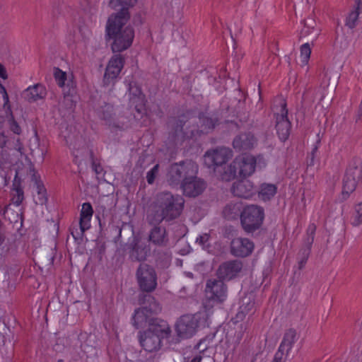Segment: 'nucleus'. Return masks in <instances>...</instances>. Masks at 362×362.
Segmentation results:
<instances>
[{"label": "nucleus", "mask_w": 362, "mask_h": 362, "mask_svg": "<svg viewBox=\"0 0 362 362\" xmlns=\"http://www.w3.org/2000/svg\"><path fill=\"white\" fill-rule=\"evenodd\" d=\"M184 199L179 195H173L168 192L157 194L153 210L148 215V221L151 225H158L163 220L170 221L180 216L184 207Z\"/></svg>", "instance_id": "f257e3e1"}, {"label": "nucleus", "mask_w": 362, "mask_h": 362, "mask_svg": "<svg viewBox=\"0 0 362 362\" xmlns=\"http://www.w3.org/2000/svg\"><path fill=\"white\" fill-rule=\"evenodd\" d=\"M128 21L125 11L119 15H112L108 18L106 36L107 40H112L111 49L115 53L127 49L132 44L134 37L133 28L130 25L123 28Z\"/></svg>", "instance_id": "f03ea898"}, {"label": "nucleus", "mask_w": 362, "mask_h": 362, "mask_svg": "<svg viewBox=\"0 0 362 362\" xmlns=\"http://www.w3.org/2000/svg\"><path fill=\"white\" fill-rule=\"evenodd\" d=\"M138 300L141 307L135 310L133 316V325L136 329L148 325L150 316L157 315L162 310L159 302L151 294H140Z\"/></svg>", "instance_id": "7ed1b4c3"}, {"label": "nucleus", "mask_w": 362, "mask_h": 362, "mask_svg": "<svg viewBox=\"0 0 362 362\" xmlns=\"http://www.w3.org/2000/svg\"><path fill=\"white\" fill-rule=\"evenodd\" d=\"M198 173V165L192 160L175 163L170 167L168 182L170 185H178L190 179L195 178Z\"/></svg>", "instance_id": "20e7f679"}, {"label": "nucleus", "mask_w": 362, "mask_h": 362, "mask_svg": "<svg viewBox=\"0 0 362 362\" xmlns=\"http://www.w3.org/2000/svg\"><path fill=\"white\" fill-rule=\"evenodd\" d=\"M264 218V209L257 205L250 204L243 207L240 216V224L245 232L252 233L261 228Z\"/></svg>", "instance_id": "39448f33"}, {"label": "nucleus", "mask_w": 362, "mask_h": 362, "mask_svg": "<svg viewBox=\"0 0 362 362\" xmlns=\"http://www.w3.org/2000/svg\"><path fill=\"white\" fill-rule=\"evenodd\" d=\"M136 279L140 291L145 294L154 291L158 286V276L154 267L147 263H141L136 271Z\"/></svg>", "instance_id": "423d86ee"}, {"label": "nucleus", "mask_w": 362, "mask_h": 362, "mask_svg": "<svg viewBox=\"0 0 362 362\" xmlns=\"http://www.w3.org/2000/svg\"><path fill=\"white\" fill-rule=\"evenodd\" d=\"M362 178V160L354 158L349 163L344 179L342 195L346 199L357 186L358 182Z\"/></svg>", "instance_id": "0eeeda50"}, {"label": "nucleus", "mask_w": 362, "mask_h": 362, "mask_svg": "<svg viewBox=\"0 0 362 362\" xmlns=\"http://www.w3.org/2000/svg\"><path fill=\"white\" fill-rule=\"evenodd\" d=\"M205 295L209 303L218 304L224 302L228 296V286L221 279H210L206 281Z\"/></svg>", "instance_id": "6e6552de"}, {"label": "nucleus", "mask_w": 362, "mask_h": 362, "mask_svg": "<svg viewBox=\"0 0 362 362\" xmlns=\"http://www.w3.org/2000/svg\"><path fill=\"white\" fill-rule=\"evenodd\" d=\"M200 320L199 314L184 315L180 317L176 323V332L177 336L182 339L192 337L197 332Z\"/></svg>", "instance_id": "1a4fd4ad"}, {"label": "nucleus", "mask_w": 362, "mask_h": 362, "mask_svg": "<svg viewBox=\"0 0 362 362\" xmlns=\"http://www.w3.org/2000/svg\"><path fill=\"white\" fill-rule=\"evenodd\" d=\"M243 269V262L240 259H231L221 263L216 275L223 281H231L238 277Z\"/></svg>", "instance_id": "9d476101"}, {"label": "nucleus", "mask_w": 362, "mask_h": 362, "mask_svg": "<svg viewBox=\"0 0 362 362\" xmlns=\"http://www.w3.org/2000/svg\"><path fill=\"white\" fill-rule=\"evenodd\" d=\"M317 226L311 223L308 225L305 235L303 238V246L298 253V269H302L307 263L308 257L311 252V248L315 239Z\"/></svg>", "instance_id": "9b49d317"}, {"label": "nucleus", "mask_w": 362, "mask_h": 362, "mask_svg": "<svg viewBox=\"0 0 362 362\" xmlns=\"http://www.w3.org/2000/svg\"><path fill=\"white\" fill-rule=\"evenodd\" d=\"M168 139L175 144L182 143L185 139H189L192 136V133L189 134L188 132L185 129V122L173 118L168 122Z\"/></svg>", "instance_id": "f8f14e48"}, {"label": "nucleus", "mask_w": 362, "mask_h": 362, "mask_svg": "<svg viewBox=\"0 0 362 362\" xmlns=\"http://www.w3.org/2000/svg\"><path fill=\"white\" fill-rule=\"evenodd\" d=\"M124 64V58L120 54L113 55L106 67L103 78L105 86L114 85Z\"/></svg>", "instance_id": "ddd939ff"}, {"label": "nucleus", "mask_w": 362, "mask_h": 362, "mask_svg": "<svg viewBox=\"0 0 362 362\" xmlns=\"http://www.w3.org/2000/svg\"><path fill=\"white\" fill-rule=\"evenodd\" d=\"M232 156V151L228 148L221 147L208 151L204 155V163L209 168H216L225 164Z\"/></svg>", "instance_id": "4468645a"}, {"label": "nucleus", "mask_w": 362, "mask_h": 362, "mask_svg": "<svg viewBox=\"0 0 362 362\" xmlns=\"http://www.w3.org/2000/svg\"><path fill=\"white\" fill-rule=\"evenodd\" d=\"M129 257L132 262H144L150 253V247L134 238L128 245Z\"/></svg>", "instance_id": "2eb2a0df"}, {"label": "nucleus", "mask_w": 362, "mask_h": 362, "mask_svg": "<svg viewBox=\"0 0 362 362\" xmlns=\"http://www.w3.org/2000/svg\"><path fill=\"white\" fill-rule=\"evenodd\" d=\"M254 243L246 238H235L230 242V254L235 257H245L251 255Z\"/></svg>", "instance_id": "dca6fc26"}, {"label": "nucleus", "mask_w": 362, "mask_h": 362, "mask_svg": "<svg viewBox=\"0 0 362 362\" xmlns=\"http://www.w3.org/2000/svg\"><path fill=\"white\" fill-rule=\"evenodd\" d=\"M128 90L130 104L134 106L138 113L143 114L145 111L146 97L142 93L141 87L136 81H130Z\"/></svg>", "instance_id": "f3484780"}, {"label": "nucleus", "mask_w": 362, "mask_h": 362, "mask_svg": "<svg viewBox=\"0 0 362 362\" xmlns=\"http://www.w3.org/2000/svg\"><path fill=\"white\" fill-rule=\"evenodd\" d=\"M281 113L278 114L276 117V129L279 138L282 141H285L289 134L291 124L288 119V110L286 108V103L281 107Z\"/></svg>", "instance_id": "a211bd4d"}, {"label": "nucleus", "mask_w": 362, "mask_h": 362, "mask_svg": "<svg viewBox=\"0 0 362 362\" xmlns=\"http://www.w3.org/2000/svg\"><path fill=\"white\" fill-rule=\"evenodd\" d=\"M231 192L234 196L249 199L255 194L257 189L250 180L243 179L236 181L233 184Z\"/></svg>", "instance_id": "6ab92c4d"}, {"label": "nucleus", "mask_w": 362, "mask_h": 362, "mask_svg": "<svg viewBox=\"0 0 362 362\" xmlns=\"http://www.w3.org/2000/svg\"><path fill=\"white\" fill-rule=\"evenodd\" d=\"M147 330L158 336L161 341L168 338L171 334V328L168 323L160 318L150 319Z\"/></svg>", "instance_id": "aec40b11"}, {"label": "nucleus", "mask_w": 362, "mask_h": 362, "mask_svg": "<svg viewBox=\"0 0 362 362\" xmlns=\"http://www.w3.org/2000/svg\"><path fill=\"white\" fill-rule=\"evenodd\" d=\"M257 144V139L250 132L241 133L233 141V146L235 151L243 152L252 149Z\"/></svg>", "instance_id": "412c9836"}, {"label": "nucleus", "mask_w": 362, "mask_h": 362, "mask_svg": "<svg viewBox=\"0 0 362 362\" xmlns=\"http://www.w3.org/2000/svg\"><path fill=\"white\" fill-rule=\"evenodd\" d=\"M206 187V182L196 175L195 178L182 182L181 187L185 196L196 197L204 192Z\"/></svg>", "instance_id": "4be33fe9"}, {"label": "nucleus", "mask_w": 362, "mask_h": 362, "mask_svg": "<svg viewBox=\"0 0 362 362\" xmlns=\"http://www.w3.org/2000/svg\"><path fill=\"white\" fill-rule=\"evenodd\" d=\"M139 343L143 349L148 352L156 351L162 346V341L160 338L147 329L140 332Z\"/></svg>", "instance_id": "5701e85b"}, {"label": "nucleus", "mask_w": 362, "mask_h": 362, "mask_svg": "<svg viewBox=\"0 0 362 362\" xmlns=\"http://www.w3.org/2000/svg\"><path fill=\"white\" fill-rule=\"evenodd\" d=\"M235 161L238 168V174L240 177L251 175L255 170L256 159L252 155H243L242 157L236 158Z\"/></svg>", "instance_id": "b1692460"}, {"label": "nucleus", "mask_w": 362, "mask_h": 362, "mask_svg": "<svg viewBox=\"0 0 362 362\" xmlns=\"http://www.w3.org/2000/svg\"><path fill=\"white\" fill-rule=\"evenodd\" d=\"M148 240L158 247L167 246L169 240L165 228L155 225L150 231Z\"/></svg>", "instance_id": "393cba45"}, {"label": "nucleus", "mask_w": 362, "mask_h": 362, "mask_svg": "<svg viewBox=\"0 0 362 362\" xmlns=\"http://www.w3.org/2000/svg\"><path fill=\"white\" fill-rule=\"evenodd\" d=\"M23 180L19 176V173L16 170L14 179L13 180L12 188L11 194L12 196L11 200L16 206H20L24 200V192L22 186Z\"/></svg>", "instance_id": "a878e982"}, {"label": "nucleus", "mask_w": 362, "mask_h": 362, "mask_svg": "<svg viewBox=\"0 0 362 362\" xmlns=\"http://www.w3.org/2000/svg\"><path fill=\"white\" fill-rule=\"evenodd\" d=\"M23 98L29 103L44 99L47 95L45 87L41 83L35 84L26 88L23 93Z\"/></svg>", "instance_id": "bb28decb"}, {"label": "nucleus", "mask_w": 362, "mask_h": 362, "mask_svg": "<svg viewBox=\"0 0 362 362\" xmlns=\"http://www.w3.org/2000/svg\"><path fill=\"white\" fill-rule=\"evenodd\" d=\"M243 207L241 202H230L226 204L223 210V216L228 220H235L240 218Z\"/></svg>", "instance_id": "cd10ccee"}, {"label": "nucleus", "mask_w": 362, "mask_h": 362, "mask_svg": "<svg viewBox=\"0 0 362 362\" xmlns=\"http://www.w3.org/2000/svg\"><path fill=\"white\" fill-rule=\"evenodd\" d=\"M93 214V209L89 202L83 203L82 205L79 225H81L83 230H88L90 228V220Z\"/></svg>", "instance_id": "c85d7f7f"}, {"label": "nucleus", "mask_w": 362, "mask_h": 362, "mask_svg": "<svg viewBox=\"0 0 362 362\" xmlns=\"http://www.w3.org/2000/svg\"><path fill=\"white\" fill-rule=\"evenodd\" d=\"M199 120L206 132L214 129L219 124V117L216 113L202 114L199 115Z\"/></svg>", "instance_id": "c756f323"}, {"label": "nucleus", "mask_w": 362, "mask_h": 362, "mask_svg": "<svg viewBox=\"0 0 362 362\" xmlns=\"http://www.w3.org/2000/svg\"><path fill=\"white\" fill-rule=\"evenodd\" d=\"M296 339V331L293 329H288L285 332L283 340L280 344V349L285 350L286 354H288L291 350Z\"/></svg>", "instance_id": "7c9ffc66"}, {"label": "nucleus", "mask_w": 362, "mask_h": 362, "mask_svg": "<svg viewBox=\"0 0 362 362\" xmlns=\"http://www.w3.org/2000/svg\"><path fill=\"white\" fill-rule=\"evenodd\" d=\"M276 190L277 188L275 185L263 183L260 185L258 195L261 199L267 201L276 194Z\"/></svg>", "instance_id": "2f4dec72"}, {"label": "nucleus", "mask_w": 362, "mask_h": 362, "mask_svg": "<svg viewBox=\"0 0 362 362\" xmlns=\"http://www.w3.org/2000/svg\"><path fill=\"white\" fill-rule=\"evenodd\" d=\"M255 303L248 298H243L242 303L239 308V311L236 314L237 321H242L254 308Z\"/></svg>", "instance_id": "473e14b6"}, {"label": "nucleus", "mask_w": 362, "mask_h": 362, "mask_svg": "<svg viewBox=\"0 0 362 362\" xmlns=\"http://www.w3.org/2000/svg\"><path fill=\"white\" fill-rule=\"evenodd\" d=\"M235 160L228 165L224 168L223 172L221 174V180L223 181H230L233 180L238 173V168Z\"/></svg>", "instance_id": "72a5a7b5"}, {"label": "nucleus", "mask_w": 362, "mask_h": 362, "mask_svg": "<svg viewBox=\"0 0 362 362\" xmlns=\"http://www.w3.org/2000/svg\"><path fill=\"white\" fill-rule=\"evenodd\" d=\"M36 187L37 197L35 200L37 204L43 205L47 202V190L43 183L35 185Z\"/></svg>", "instance_id": "f704fd0d"}, {"label": "nucleus", "mask_w": 362, "mask_h": 362, "mask_svg": "<svg viewBox=\"0 0 362 362\" xmlns=\"http://www.w3.org/2000/svg\"><path fill=\"white\" fill-rule=\"evenodd\" d=\"M113 114V106L110 104L105 103L98 111L99 117L104 120L110 121Z\"/></svg>", "instance_id": "c9c22d12"}, {"label": "nucleus", "mask_w": 362, "mask_h": 362, "mask_svg": "<svg viewBox=\"0 0 362 362\" xmlns=\"http://www.w3.org/2000/svg\"><path fill=\"white\" fill-rule=\"evenodd\" d=\"M362 223V202L355 206L354 213L351 217L352 225L357 226Z\"/></svg>", "instance_id": "e433bc0d"}, {"label": "nucleus", "mask_w": 362, "mask_h": 362, "mask_svg": "<svg viewBox=\"0 0 362 362\" xmlns=\"http://www.w3.org/2000/svg\"><path fill=\"white\" fill-rule=\"evenodd\" d=\"M119 4L122 6L121 10L115 15H119L122 12H127V20L129 19L130 15L129 13V8L135 5L137 0H117Z\"/></svg>", "instance_id": "4c0bfd02"}, {"label": "nucleus", "mask_w": 362, "mask_h": 362, "mask_svg": "<svg viewBox=\"0 0 362 362\" xmlns=\"http://www.w3.org/2000/svg\"><path fill=\"white\" fill-rule=\"evenodd\" d=\"M54 76L59 86L62 87L64 86L65 81L66 80V72L62 71L59 68L54 67Z\"/></svg>", "instance_id": "58836bf2"}, {"label": "nucleus", "mask_w": 362, "mask_h": 362, "mask_svg": "<svg viewBox=\"0 0 362 362\" xmlns=\"http://www.w3.org/2000/svg\"><path fill=\"white\" fill-rule=\"evenodd\" d=\"M9 129L12 132H13L16 134H21L22 132L21 128L19 126L18 123L14 119V117L13 115V113L11 112L10 117L8 120Z\"/></svg>", "instance_id": "ea45409f"}, {"label": "nucleus", "mask_w": 362, "mask_h": 362, "mask_svg": "<svg viewBox=\"0 0 362 362\" xmlns=\"http://www.w3.org/2000/svg\"><path fill=\"white\" fill-rule=\"evenodd\" d=\"M311 54V49L308 43H305L300 47V54L303 62H308Z\"/></svg>", "instance_id": "a19ab883"}, {"label": "nucleus", "mask_w": 362, "mask_h": 362, "mask_svg": "<svg viewBox=\"0 0 362 362\" xmlns=\"http://www.w3.org/2000/svg\"><path fill=\"white\" fill-rule=\"evenodd\" d=\"M159 165H154L146 174V180L148 184L151 185L154 182L156 175L158 173Z\"/></svg>", "instance_id": "79ce46f5"}, {"label": "nucleus", "mask_w": 362, "mask_h": 362, "mask_svg": "<svg viewBox=\"0 0 362 362\" xmlns=\"http://www.w3.org/2000/svg\"><path fill=\"white\" fill-rule=\"evenodd\" d=\"M320 143V141L318 140L316 141L314 147L312 149V151L311 153L308 156V158H307V164L308 166H313L315 164V154L317 151V149H318V144Z\"/></svg>", "instance_id": "37998d69"}, {"label": "nucleus", "mask_w": 362, "mask_h": 362, "mask_svg": "<svg viewBox=\"0 0 362 362\" xmlns=\"http://www.w3.org/2000/svg\"><path fill=\"white\" fill-rule=\"evenodd\" d=\"M86 230H83L82 228L81 225H79V229L74 228V227L71 228V234L76 241H81L83 239L84 232Z\"/></svg>", "instance_id": "c03bdc74"}, {"label": "nucleus", "mask_w": 362, "mask_h": 362, "mask_svg": "<svg viewBox=\"0 0 362 362\" xmlns=\"http://www.w3.org/2000/svg\"><path fill=\"white\" fill-rule=\"evenodd\" d=\"M90 156L91 158V165L93 170L97 174L100 175L103 173V167L100 163H97L94 158V153L92 151H90Z\"/></svg>", "instance_id": "a18cd8bd"}, {"label": "nucleus", "mask_w": 362, "mask_h": 362, "mask_svg": "<svg viewBox=\"0 0 362 362\" xmlns=\"http://www.w3.org/2000/svg\"><path fill=\"white\" fill-rule=\"evenodd\" d=\"M359 12L360 11L356 10L355 11H353L349 14V18L347 19L346 25L350 28H353L355 27L356 21L358 19Z\"/></svg>", "instance_id": "49530a36"}, {"label": "nucleus", "mask_w": 362, "mask_h": 362, "mask_svg": "<svg viewBox=\"0 0 362 362\" xmlns=\"http://www.w3.org/2000/svg\"><path fill=\"white\" fill-rule=\"evenodd\" d=\"M30 172L31 173V181L34 183L35 185L42 183L40 175L33 166L30 167Z\"/></svg>", "instance_id": "de8ad7c7"}, {"label": "nucleus", "mask_w": 362, "mask_h": 362, "mask_svg": "<svg viewBox=\"0 0 362 362\" xmlns=\"http://www.w3.org/2000/svg\"><path fill=\"white\" fill-rule=\"evenodd\" d=\"M284 352H286L285 350L279 347L272 362H285L286 358H284Z\"/></svg>", "instance_id": "09e8293b"}, {"label": "nucleus", "mask_w": 362, "mask_h": 362, "mask_svg": "<svg viewBox=\"0 0 362 362\" xmlns=\"http://www.w3.org/2000/svg\"><path fill=\"white\" fill-rule=\"evenodd\" d=\"M209 240V235L207 233H204L203 235H199L198 238H197L196 242L199 243L200 245L205 247Z\"/></svg>", "instance_id": "8fccbe9b"}, {"label": "nucleus", "mask_w": 362, "mask_h": 362, "mask_svg": "<svg viewBox=\"0 0 362 362\" xmlns=\"http://www.w3.org/2000/svg\"><path fill=\"white\" fill-rule=\"evenodd\" d=\"M8 142V136L6 135L4 132H0V149L2 150V153L4 152V148L6 147Z\"/></svg>", "instance_id": "3c124183"}, {"label": "nucleus", "mask_w": 362, "mask_h": 362, "mask_svg": "<svg viewBox=\"0 0 362 362\" xmlns=\"http://www.w3.org/2000/svg\"><path fill=\"white\" fill-rule=\"evenodd\" d=\"M0 93L3 95V99L4 101V106L9 103V98L5 87L0 83Z\"/></svg>", "instance_id": "603ef678"}, {"label": "nucleus", "mask_w": 362, "mask_h": 362, "mask_svg": "<svg viewBox=\"0 0 362 362\" xmlns=\"http://www.w3.org/2000/svg\"><path fill=\"white\" fill-rule=\"evenodd\" d=\"M3 228V223L2 221L0 220V245H1L5 240V236L2 230Z\"/></svg>", "instance_id": "864d4df0"}, {"label": "nucleus", "mask_w": 362, "mask_h": 362, "mask_svg": "<svg viewBox=\"0 0 362 362\" xmlns=\"http://www.w3.org/2000/svg\"><path fill=\"white\" fill-rule=\"evenodd\" d=\"M0 76L3 78H6V71L4 67L0 64Z\"/></svg>", "instance_id": "5fc2aeb1"}, {"label": "nucleus", "mask_w": 362, "mask_h": 362, "mask_svg": "<svg viewBox=\"0 0 362 362\" xmlns=\"http://www.w3.org/2000/svg\"><path fill=\"white\" fill-rule=\"evenodd\" d=\"M64 102H67L68 103H70V108L73 107V101L69 95L64 96Z\"/></svg>", "instance_id": "6e6d98bb"}, {"label": "nucleus", "mask_w": 362, "mask_h": 362, "mask_svg": "<svg viewBox=\"0 0 362 362\" xmlns=\"http://www.w3.org/2000/svg\"><path fill=\"white\" fill-rule=\"evenodd\" d=\"M356 10L361 11L362 9V0H356Z\"/></svg>", "instance_id": "4d7b16f0"}, {"label": "nucleus", "mask_w": 362, "mask_h": 362, "mask_svg": "<svg viewBox=\"0 0 362 362\" xmlns=\"http://www.w3.org/2000/svg\"><path fill=\"white\" fill-rule=\"evenodd\" d=\"M202 357L201 356H196L191 362H201Z\"/></svg>", "instance_id": "13d9d810"}, {"label": "nucleus", "mask_w": 362, "mask_h": 362, "mask_svg": "<svg viewBox=\"0 0 362 362\" xmlns=\"http://www.w3.org/2000/svg\"><path fill=\"white\" fill-rule=\"evenodd\" d=\"M5 119L4 116L0 115V130L3 128Z\"/></svg>", "instance_id": "bf43d9fd"}, {"label": "nucleus", "mask_w": 362, "mask_h": 362, "mask_svg": "<svg viewBox=\"0 0 362 362\" xmlns=\"http://www.w3.org/2000/svg\"><path fill=\"white\" fill-rule=\"evenodd\" d=\"M309 93H310L309 91H307L305 93H304V95H303L304 98H305L308 96Z\"/></svg>", "instance_id": "052dcab7"}, {"label": "nucleus", "mask_w": 362, "mask_h": 362, "mask_svg": "<svg viewBox=\"0 0 362 362\" xmlns=\"http://www.w3.org/2000/svg\"><path fill=\"white\" fill-rule=\"evenodd\" d=\"M121 233H122V228H119L118 238H119L121 236Z\"/></svg>", "instance_id": "680f3d73"}, {"label": "nucleus", "mask_w": 362, "mask_h": 362, "mask_svg": "<svg viewBox=\"0 0 362 362\" xmlns=\"http://www.w3.org/2000/svg\"><path fill=\"white\" fill-rule=\"evenodd\" d=\"M98 219L99 220V222L100 223V217L98 216Z\"/></svg>", "instance_id": "e2e57ef3"}, {"label": "nucleus", "mask_w": 362, "mask_h": 362, "mask_svg": "<svg viewBox=\"0 0 362 362\" xmlns=\"http://www.w3.org/2000/svg\"><path fill=\"white\" fill-rule=\"evenodd\" d=\"M58 362H62V360H59Z\"/></svg>", "instance_id": "0e129e2a"}]
</instances>
